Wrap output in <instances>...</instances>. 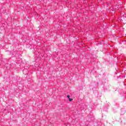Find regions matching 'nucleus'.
<instances>
[{
    "mask_svg": "<svg viewBox=\"0 0 126 126\" xmlns=\"http://www.w3.org/2000/svg\"><path fill=\"white\" fill-rule=\"evenodd\" d=\"M69 102H71V101H72V98H69Z\"/></svg>",
    "mask_w": 126,
    "mask_h": 126,
    "instance_id": "nucleus-1",
    "label": "nucleus"
},
{
    "mask_svg": "<svg viewBox=\"0 0 126 126\" xmlns=\"http://www.w3.org/2000/svg\"><path fill=\"white\" fill-rule=\"evenodd\" d=\"M67 98H68V99H69L70 97V96H69V95H67Z\"/></svg>",
    "mask_w": 126,
    "mask_h": 126,
    "instance_id": "nucleus-2",
    "label": "nucleus"
},
{
    "mask_svg": "<svg viewBox=\"0 0 126 126\" xmlns=\"http://www.w3.org/2000/svg\"><path fill=\"white\" fill-rule=\"evenodd\" d=\"M25 70H26V69L24 70L23 72H24V71H25Z\"/></svg>",
    "mask_w": 126,
    "mask_h": 126,
    "instance_id": "nucleus-3",
    "label": "nucleus"
}]
</instances>
